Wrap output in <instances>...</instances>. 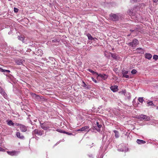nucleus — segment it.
I'll return each mask as SVG.
<instances>
[{
	"label": "nucleus",
	"mask_w": 158,
	"mask_h": 158,
	"mask_svg": "<svg viewBox=\"0 0 158 158\" xmlns=\"http://www.w3.org/2000/svg\"><path fill=\"white\" fill-rule=\"evenodd\" d=\"M153 59H154L155 60H156L158 59V56L157 55H155L153 56Z\"/></svg>",
	"instance_id": "nucleus-32"
},
{
	"label": "nucleus",
	"mask_w": 158,
	"mask_h": 158,
	"mask_svg": "<svg viewBox=\"0 0 158 158\" xmlns=\"http://www.w3.org/2000/svg\"><path fill=\"white\" fill-rule=\"evenodd\" d=\"M147 103L148 106H154V104L152 101L147 102Z\"/></svg>",
	"instance_id": "nucleus-29"
},
{
	"label": "nucleus",
	"mask_w": 158,
	"mask_h": 158,
	"mask_svg": "<svg viewBox=\"0 0 158 158\" xmlns=\"http://www.w3.org/2000/svg\"><path fill=\"white\" fill-rule=\"evenodd\" d=\"M92 78V80L95 83H97V81L93 77H92L91 78Z\"/></svg>",
	"instance_id": "nucleus-40"
},
{
	"label": "nucleus",
	"mask_w": 158,
	"mask_h": 158,
	"mask_svg": "<svg viewBox=\"0 0 158 158\" xmlns=\"http://www.w3.org/2000/svg\"><path fill=\"white\" fill-rule=\"evenodd\" d=\"M4 90L0 86V93L1 94Z\"/></svg>",
	"instance_id": "nucleus-43"
},
{
	"label": "nucleus",
	"mask_w": 158,
	"mask_h": 158,
	"mask_svg": "<svg viewBox=\"0 0 158 158\" xmlns=\"http://www.w3.org/2000/svg\"><path fill=\"white\" fill-rule=\"evenodd\" d=\"M33 135L37 134L39 136H41L44 134V131L42 129H35L32 132Z\"/></svg>",
	"instance_id": "nucleus-5"
},
{
	"label": "nucleus",
	"mask_w": 158,
	"mask_h": 158,
	"mask_svg": "<svg viewBox=\"0 0 158 158\" xmlns=\"http://www.w3.org/2000/svg\"><path fill=\"white\" fill-rule=\"evenodd\" d=\"M18 38L19 40L22 41L23 43L24 42V40L25 38L23 36H18Z\"/></svg>",
	"instance_id": "nucleus-24"
},
{
	"label": "nucleus",
	"mask_w": 158,
	"mask_h": 158,
	"mask_svg": "<svg viewBox=\"0 0 158 158\" xmlns=\"http://www.w3.org/2000/svg\"><path fill=\"white\" fill-rule=\"evenodd\" d=\"M24 61L23 59H19L15 60V63L18 65H21Z\"/></svg>",
	"instance_id": "nucleus-17"
},
{
	"label": "nucleus",
	"mask_w": 158,
	"mask_h": 158,
	"mask_svg": "<svg viewBox=\"0 0 158 158\" xmlns=\"http://www.w3.org/2000/svg\"><path fill=\"white\" fill-rule=\"evenodd\" d=\"M35 52H33V53L34 54H35L36 55H37L38 56H41L43 54V51L41 49H37V51L36 50V48H35Z\"/></svg>",
	"instance_id": "nucleus-10"
},
{
	"label": "nucleus",
	"mask_w": 158,
	"mask_h": 158,
	"mask_svg": "<svg viewBox=\"0 0 158 158\" xmlns=\"http://www.w3.org/2000/svg\"><path fill=\"white\" fill-rule=\"evenodd\" d=\"M59 143V142H57V143L56 144V145L57 144Z\"/></svg>",
	"instance_id": "nucleus-52"
},
{
	"label": "nucleus",
	"mask_w": 158,
	"mask_h": 158,
	"mask_svg": "<svg viewBox=\"0 0 158 158\" xmlns=\"http://www.w3.org/2000/svg\"><path fill=\"white\" fill-rule=\"evenodd\" d=\"M9 1H10L11 0H8Z\"/></svg>",
	"instance_id": "nucleus-57"
},
{
	"label": "nucleus",
	"mask_w": 158,
	"mask_h": 158,
	"mask_svg": "<svg viewBox=\"0 0 158 158\" xmlns=\"http://www.w3.org/2000/svg\"><path fill=\"white\" fill-rule=\"evenodd\" d=\"M128 71H125V70H123L122 72V74H127L128 73Z\"/></svg>",
	"instance_id": "nucleus-33"
},
{
	"label": "nucleus",
	"mask_w": 158,
	"mask_h": 158,
	"mask_svg": "<svg viewBox=\"0 0 158 158\" xmlns=\"http://www.w3.org/2000/svg\"><path fill=\"white\" fill-rule=\"evenodd\" d=\"M157 108H158V107H157Z\"/></svg>",
	"instance_id": "nucleus-58"
},
{
	"label": "nucleus",
	"mask_w": 158,
	"mask_h": 158,
	"mask_svg": "<svg viewBox=\"0 0 158 158\" xmlns=\"http://www.w3.org/2000/svg\"><path fill=\"white\" fill-rule=\"evenodd\" d=\"M88 156H89V157L90 158H92L93 157V154H88Z\"/></svg>",
	"instance_id": "nucleus-44"
},
{
	"label": "nucleus",
	"mask_w": 158,
	"mask_h": 158,
	"mask_svg": "<svg viewBox=\"0 0 158 158\" xmlns=\"http://www.w3.org/2000/svg\"><path fill=\"white\" fill-rule=\"evenodd\" d=\"M6 122L7 123V124L10 126H14V123L11 120H7Z\"/></svg>",
	"instance_id": "nucleus-22"
},
{
	"label": "nucleus",
	"mask_w": 158,
	"mask_h": 158,
	"mask_svg": "<svg viewBox=\"0 0 158 158\" xmlns=\"http://www.w3.org/2000/svg\"><path fill=\"white\" fill-rule=\"evenodd\" d=\"M64 134H66L68 135H73V134L72 133H71L67 132H66V131H65V132L64 133Z\"/></svg>",
	"instance_id": "nucleus-39"
},
{
	"label": "nucleus",
	"mask_w": 158,
	"mask_h": 158,
	"mask_svg": "<svg viewBox=\"0 0 158 158\" xmlns=\"http://www.w3.org/2000/svg\"><path fill=\"white\" fill-rule=\"evenodd\" d=\"M136 51L139 53H144V50L141 48H136Z\"/></svg>",
	"instance_id": "nucleus-19"
},
{
	"label": "nucleus",
	"mask_w": 158,
	"mask_h": 158,
	"mask_svg": "<svg viewBox=\"0 0 158 158\" xmlns=\"http://www.w3.org/2000/svg\"><path fill=\"white\" fill-rule=\"evenodd\" d=\"M154 2L156 3L157 2V0H152Z\"/></svg>",
	"instance_id": "nucleus-51"
},
{
	"label": "nucleus",
	"mask_w": 158,
	"mask_h": 158,
	"mask_svg": "<svg viewBox=\"0 0 158 158\" xmlns=\"http://www.w3.org/2000/svg\"><path fill=\"white\" fill-rule=\"evenodd\" d=\"M47 126H49L50 127V128H53V125L51 124H48L47 125Z\"/></svg>",
	"instance_id": "nucleus-47"
},
{
	"label": "nucleus",
	"mask_w": 158,
	"mask_h": 158,
	"mask_svg": "<svg viewBox=\"0 0 158 158\" xmlns=\"http://www.w3.org/2000/svg\"><path fill=\"white\" fill-rule=\"evenodd\" d=\"M40 126L41 128L44 130H49L50 128V127L47 126V124H46L44 123H41L40 122Z\"/></svg>",
	"instance_id": "nucleus-9"
},
{
	"label": "nucleus",
	"mask_w": 158,
	"mask_h": 158,
	"mask_svg": "<svg viewBox=\"0 0 158 158\" xmlns=\"http://www.w3.org/2000/svg\"><path fill=\"white\" fill-rule=\"evenodd\" d=\"M102 127V125L100 124L98 121L96 122V124H95V125L93 126L94 128L93 129H96L98 131H100V128Z\"/></svg>",
	"instance_id": "nucleus-8"
},
{
	"label": "nucleus",
	"mask_w": 158,
	"mask_h": 158,
	"mask_svg": "<svg viewBox=\"0 0 158 158\" xmlns=\"http://www.w3.org/2000/svg\"><path fill=\"white\" fill-rule=\"evenodd\" d=\"M114 50V48H112V50Z\"/></svg>",
	"instance_id": "nucleus-53"
},
{
	"label": "nucleus",
	"mask_w": 158,
	"mask_h": 158,
	"mask_svg": "<svg viewBox=\"0 0 158 158\" xmlns=\"http://www.w3.org/2000/svg\"><path fill=\"white\" fill-rule=\"evenodd\" d=\"M139 118L141 120H145L147 121H149L150 120V118L149 116L143 114L139 115Z\"/></svg>",
	"instance_id": "nucleus-6"
},
{
	"label": "nucleus",
	"mask_w": 158,
	"mask_h": 158,
	"mask_svg": "<svg viewBox=\"0 0 158 158\" xmlns=\"http://www.w3.org/2000/svg\"><path fill=\"white\" fill-rule=\"evenodd\" d=\"M31 95H32V96L33 97H34H34H35V96H36V94H35V93H31Z\"/></svg>",
	"instance_id": "nucleus-45"
},
{
	"label": "nucleus",
	"mask_w": 158,
	"mask_h": 158,
	"mask_svg": "<svg viewBox=\"0 0 158 158\" xmlns=\"http://www.w3.org/2000/svg\"><path fill=\"white\" fill-rule=\"evenodd\" d=\"M77 131H92V130L90 129L89 126L87 125L78 129Z\"/></svg>",
	"instance_id": "nucleus-7"
},
{
	"label": "nucleus",
	"mask_w": 158,
	"mask_h": 158,
	"mask_svg": "<svg viewBox=\"0 0 158 158\" xmlns=\"http://www.w3.org/2000/svg\"><path fill=\"white\" fill-rule=\"evenodd\" d=\"M19 11V9L15 7L14 8V11L15 13Z\"/></svg>",
	"instance_id": "nucleus-36"
},
{
	"label": "nucleus",
	"mask_w": 158,
	"mask_h": 158,
	"mask_svg": "<svg viewBox=\"0 0 158 158\" xmlns=\"http://www.w3.org/2000/svg\"><path fill=\"white\" fill-rule=\"evenodd\" d=\"M1 94L4 97V98H7V94L4 90L1 93Z\"/></svg>",
	"instance_id": "nucleus-28"
},
{
	"label": "nucleus",
	"mask_w": 158,
	"mask_h": 158,
	"mask_svg": "<svg viewBox=\"0 0 158 158\" xmlns=\"http://www.w3.org/2000/svg\"><path fill=\"white\" fill-rule=\"evenodd\" d=\"M52 41L53 43H55V42H57V40L56 39H54V40H52Z\"/></svg>",
	"instance_id": "nucleus-46"
},
{
	"label": "nucleus",
	"mask_w": 158,
	"mask_h": 158,
	"mask_svg": "<svg viewBox=\"0 0 158 158\" xmlns=\"http://www.w3.org/2000/svg\"><path fill=\"white\" fill-rule=\"evenodd\" d=\"M56 131L61 133H64L65 132V131H64L59 129H57Z\"/></svg>",
	"instance_id": "nucleus-30"
},
{
	"label": "nucleus",
	"mask_w": 158,
	"mask_h": 158,
	"mask_svg": "<svg viewBox=\"0 0 158 158\" xmlns=\"http://www.w3.org/2000/svg\"><path fill=\"white\" fill-rule=\"evenodd\" d=\"M130 34L128 35H127V36H130Z\"/></svg>",
	"instance_id": "nucleus-54"
},
{
	"label": "nucleus",
	"mask_w": 158,
	"mask_h": 158,
	"mask_svg": "<svg viewBox=\"0 0 158 158\" xmlns=\"http://www.w3.org/2000/svg\"><path fill=\"white\" fill-rule=\"evenodd\" d=\"M138 0H130V2L132 3H134V2H137L138 1Z\"/></svg>",
	"instance_id": "nucleus-38"
},
{
	"label": "nucleus",
	"mask_w": 158,
	"mask_h": 158,
	"mask_svg": "<svg viewBox=\"0 0 158 158\" xmlns=\"http://www.w3.org/2000/svg\"><path fill=\"white\" fill-rule=\"evenodd\" d=\"M138 100L141 103L143 102L144 100L143 97L139 98L138 99Z\"/></svg>",
	"instance_id": "nucleus-31"
},
{
	"label": "nucleus",
	"mask_w": 158,
	"mask_h": 158,
	"mask_svg": "<svg viewBox=\"0 0 158 158\" xmlns=\"http://www.w3.org/2000/svg\"><path fill=\"white\" fill-rule=\"evenodd\" d=\"M152 57V55L148 53H146L145 54V58L148 60L150 59Z\"/></svg>",
	"instance_id": "nucleus-20"
},
{
	"label": "nucleus",
	"mask_w": 158,
	"mask_h": 158,
	"mask_svg": "<svg viewBox=\"0 0 158 158\" xmlns=\"http://www.w3.org/2000/svg\"><path fill=\"white\" fill-rule=\"evenodd\" d=\"M89 40H92L94 39V38L92 37L91 34L89 33H88L87 35Z\"/></svg>",
	"instance_id": "nucleus-27"
},
{
	"label": "nucleus",
	"mask_w": 158,
	"mask_h": 158,
	"mask_svg": "<svg viewBox=\"0 0 158 158\" xmlns=\"http://www.w3.org/2000/svg\"><path fill=\"white\" fill-rule=\"evenodd\" d=\"M16 135L18 138L21 139H24V137L22 135H21V134L19 132H16Z\"/></svg>",
	"instance_id": "nucleus-16"
},
{
	"label": "nucleus",
	"mask_w": 158,
	"mask_h": 158,
	"mask_svg": "<svg viewBox=\"0 0 158 158\" xmlns=\"http://www.w3.org/2000/svg\"><path fill=\"white\" fill-rule=\"evenodd\" d=\"M99 77L102 78V79L104 80H106L108 77V76L105 74H98L97 75V78H98Z\"/></svg>",
	"instance_id": "nucleus-11"
},
{
	"label": "nucleus",
	"mask_w": 158,
	"mask_h": 158,
	"mask_svg": "<svg viewBox=\"0 0 158 158\" xmlns=\"http://www.w3.org/2000/svg\"><path fill=\"white\" fill-rule=\"evenodd\" d=\"M36 138H37V139H38V138H38V137H36Z\"/></svg>",
	"instance_id": "nucleus-55"
},
{
	"label": "nucleus",
	"mask_w": 158,
	"mask_h": 158,
	"mask_svg": "<svg viewBox=\"0 0 158 158\" xmlns=\"http://www.w3.org/2000/svg\"><path fill=\"white\" fill-rule=\"evenodd\" d=\"M114 132L115 134V137L116 138H118L119 137V134L118 132L115 130L113 131Z\"/></svg>",
	"instance_id": "nucleus-25"
},
{
	"label": "nucleus",
	"mask_w": 158,
	"mask_h": 158,
	"mask_svg": "<svg viewBox=\"0 0 158 158\" xmlns=\"http://www.w3.org/2000/svg\"><path fill=\"white\" fill-rule=\"evenodd\" d=\"M110 54L111 56L115 60H118L119 58L118 56L115 53H110Z\"/></svg>",
	"instance_id": "nucleus-18"
},
{
	"label": "nucleus",
	"mask_w": 158,
	"mask_h": 158,
	"mask_svg": "<svg viewBox=\"0 0 158 158\" xmlns=\"http://www.w3.org/2000/svg\"><path fill=\"white\" fill-rule=\"evenodd\" d=\"M34 98H35L37 99H39L40 98V96L36 94V96H35Z\"/></svg>",
	"instance_id": "nucleus-42"
},
{
	"label": "nucleus",
	"mask_w": 158,
	"mask_h": 158,
	"mask_svg": "<svg viewBox=\"0 0 158 158\" xmlns=\"http://www.w3.org/2000/svg\"><path fill=\"white\" fill-rule=\"evenodd\" d=\"M5 73L6 74H7V73Z\"/></svg>",
	"instance_id": "nucleus-56"
},
{
	"label": "nucleus",
	"mask_w": 158,
	"mask_h": 158,
	"mask_svg": "<svg viewBox=\"0 0 158 158\" xmlns=\"http://www.w3.org/2000/svg\"><path fill=\"white\" fill-rule=\"evenodd\" d=\"M123 74V77H125L126 78H129V76L128 75H127V74Z\"/></svg>",
	"instance_id": "nucleus-34"
},
{
	"label": "nucleus",
	"mask_w": 158,
	"mask_h": 158,
	"mask_svg": "<svg viewBox=\"0 0 158 158\" xmlns=\"http://www.w3.org/2000/svg\"><path fill=\"white\" fill-rule=\"evenodd\" d=\"M136 142L139 144H144L146 143L145 141L139 139H137Z\"/></svg>",
	"instance_id": "nucleus-21"
},
{
	"label": "nucleus",
	"mask_w": 158,
	"mask_h": 158,
	"mask_svg": "<svg viewBox=\"0 0 158 158\" xmlns=\"http://www.w3.org/2000/svg\"><path fill=\"white\" fill-rule=\"evenodd\" d=\"M20 128L21 131L23 132L26 131L27 129V127L22 124L21 125V126L20 127Z\"/></svg>",
	"instance_id": "nucleus-14"
},
{
	"label": "nucleus",
	"mask_w": 158,
	"mask_h": 158,
	"mask_svg": "<svg viewBox=\"0 0 158 158\" xmlns=\"http://www.w3.org/2000/svg\"><path fill=\"white\" fill-rule=\"evenodd\" d=\"M118 86L117 85H112L110 87L111 90L114 92H115L118 90Z\"/></svg>",
	"instance_id": "nucleus-13"
},
{
	"label": "nucleus",
	"mask_w": 158,
	"mask_h": 158,
	"mask_svg": "<svg viewBox=\"0 0 158 158\" xmlns=\"http://www.w3.org/2000/svg\"><path fill=\"white\" fill-rule=\"evenodd\" d=\"M83 83L84 84V85H83V87L86 88H87V85L84 82H83Z\"/></svg>",
	"instance_id": "nucleus-41"
},
{
	"label": "nucleus",
	"mask_w": 158,
	"mask_h": 158,
	"mask_svg": "<svg viewBox=\"0 0 158 158\" xmlns=\"http://www.w3.org/2000/svg\"><path fill=\"white\" fill-rule=\"evenodd\" d=\"M21 125L22 124H20L19 123H14V125L15 126H20V127L21 126Z\"/></svg>",
	"instance_id": "nucleus-37"
},
{
	"label": "nucleus",
	"mask_w": 158,
	"mask_h": 158,
	"mask_svg": "<svg viewBox=\"0 0 158 158\" xmlns=\"http://www.w3.org/2000/svg\"><path fill=\"white\" fill-rule=\"evenodd\" d=\"M110 19L114 21H117L119 20V15L118 14L111 13L109 15Z\"/></svg>",
	"instance_id": "nucleus-4"
},
{
	"label": "nucleus",
	"mask_w": 158,
	"mask_h": 158,
	"mask_svg": "<svg viewBox=\"0 0 158 158\" xmlns=\"http://www.w3.org/2000/svg\"><path fill=\"white\" fill-rule=\"evenodd\" d=\"M139 43V40L136 39H134L131 42L127 43V44L129 46L134 48L138 45Z\"/></svg>",
	"instance_id": "nucleus-2"
},
{
	"label": "nucleus",
	"mask_w": 158,
	"mask_h": 158,
	"mask_svg": "<svg viewBox=\"0 0 158 158\" xmlns=\"http://www.w3.org/2000/svg\"><path fill=\"white\" fill-rule=\"evenodd\" d=\"M88 70L91 73H92L94 75H97L98 74V73L97 72H96L94 71L93 70H92V69H88Z\"/></svg>",
	"instance_id": "nucleus-26"
},
{
	"label": "nucleus",
	"mask_w": 158,
	"mask_h": 158,
	"mask_svg": "<svg viewBox=\"0 0 158 158\" xmlns=\"http://www.w3.org/2000/svg\"><path fill=\"white\" fill-rule=\"evenodd\" d=\"M136 72H137V71L135 69H133L131 71V73L133 74H135L136 73Z\"/></svg>",
	"instance_id": "nucleus-35"
},
{
	"label": "nucleus",
	"mask_w": 158,
	"mask_h": 158,
	"mask_svg": "<svg viewBox=\"0 0 158 158\" xmlns=\"http://www.w3.org/2000/svg\"><path fill=\"white\" fill-rule=\"evenodd\" d=\"M120 93L122 95H123L125 97V99L126 100L129 101L131 98V94L128 92H127L125 89L123 90L120 92Z\"/></svg>",
	"instance_id": "nucleus-1"
},
{
	"label": "nucleus",
	"mask_w": 158,
	"mask_h": 158,
	"mask_svg": "<svg viewBox=\"0 0 158 158\" xmlns=\"http://www.w3.org/2000/svg\"><path fill=\"white\" fill-rule=\"evenodd\" d=\"M0 71L3 73V74L6 75V76L9 77V76H8L5 73H10V71L8 70H6L2 69V68L0 67Z\"/></svg>",
	"instance_id": "nucleus-15"
},
{
	"label": "nucleus",
	"mask_w": 158,
	"mask_h": 158,
	"mask_svg": "<svg viewBox=\"0 0 158 158\" xmlns=\"http://www.w3.org/2000/svg\"><path fill=\"white\" fill-rule=\"evenodd\" d=\"M127 13L130 15L134 16L135 15V13H134L131 10H129L127 11Z\"/></svg>",
	"instance_id": "nucleus-23"
},
{
	"label": "nucleus",
	"mask_w": 158,
	"mask_h": 158,
	"mask_svg": "<svg viewBox=\"0 0 158 158\" xmlns=\"http://www.w3.org/2000/svg\"><path fill=\"white\" fill-rule=\"evenodd\" d=\"M56 60L55 59L51 57H49L48 58V59H47V63L48 65L51 66L52 67H53V66L55 65Z\"/></svg>",
	"instance_id": "nucleus-3"
},
{
	"label": "nucleus",
	"mask_w": 158,
	"mask_h": 158,
	"mask_svg": "<svg viewBox=\"0 0 158 158\" xmlns=\"http://www.w3.org/2000/svg\"><path fill=\"white\" fill-rule=\"evenodd\" d=\"M8 154L11 156L17 155L19 152L15 151H12L10 152H7Z\"/></svg>",
	"instance_id": "nucleus-12"
},
{
	"label": "nucleus",
	"mask_w": 158,
	"mask_h": 158,
	"mask_svg": "<svg viewBox=\"0 0 158 158\" xmlns=\"http://www.w3.org/2000/svg\"><path fill=\"white\" fill-rule=\"evenodd\" d=\"M136 30V29H135L134 30L131 29L130 30V31H131V32H133L135 31Z\"/></svg>",
	"instance_id": "nucleus-48"
},
{
	"label": "nucleus",
	"mask_w": 158,
	"mask_h": 158,
	"mask_svg": "<svg viewBox=\"0 0 158 158\" xmlns=\"http://www.w3.org/2000/svg\"><path fill=\"white\" fill-rule=\"evenodd\" d=\"M31 49H30V48L28 49L27 50V52H31Z\"/></svg>",
	"instance_id": "nucleus-50"
},
{
	"label": "nucleus",
	"mask_w": 158,
	"mask_h": 158,
	"mask_svg": "<svg viewBox=\"0 0 158 158\" xmlns=\"http://www.w3.org/2000/svg\"><path fill=\"white\" fill-rule=\"evenodd\" d=\"M4 151V149H3L2 148L0 147V151Z\"/></svg>",
	"instance_id": "nucleus-49"
}]
</instances>
